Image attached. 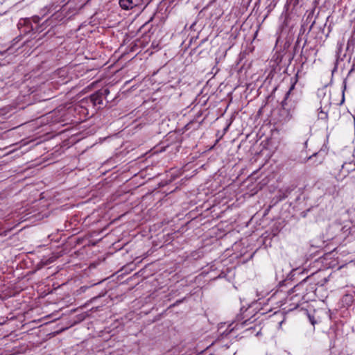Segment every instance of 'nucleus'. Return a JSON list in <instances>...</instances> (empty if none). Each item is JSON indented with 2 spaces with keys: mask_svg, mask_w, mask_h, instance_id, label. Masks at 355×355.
<instances>
[{
  "mask_svg": "<svg viewBox=\"0 0 355 355\" xmlns=\"http://www.w3.org/2000/svg\"><path fill=\"white\" fill-rule=\"evenodd\" d=\"M309 320H310V321H311V324H312L313 325H314V324L315 323V320H314L313 318H311V316H309Z\"/></svg>",
  "mask_w": 355,
  "mask_h": 355,
  "instance_id": "nucleus-9",
  "label": "nucleus"
},
{
  "mask_svg": "<svg viewBox=\"0 0 355 355\" xmlns=\"http://www.w3.org/2000/svg\"><path fill=\"white\" fill-rule=\"evenodd\" d=\"M344 43H345L344 40H341L338 41V42H337V49H338V53H340L342 51Z\"/></svg>",
  "mask_w": 355,
  "mask_h": 355,
  "instance_id": "nucleus-6",
  "label": "nucleus"
},
{
  "mask_svg": "<svg viewBox=\"0 0 355 355\" xmlns=\"http://www.w3.org/2000/svg\"><path fill=\"white\" fill-rule=\"evenodd\" d=\"M327 113L321 110L318 114V118L322 120H326L327 119Z\"/></svg>",
  "mask_w": 355,
  "mask_h": 355,
  "instance_id": "nucleus-7",
  "label": "nucleus"
},
{
  "mask_svg": "<svg viewBox=\"0 0 355 355\" xmlns=\"http://www.w3.org/2000/svg\"><path fill=\"white\" fill-rule=\"evenodd\" d=\"M294 87H295V85H293L291 87V88L289 89V90L288 91V92L286 93V96H285V98H284V101H282V106H283V107L285 105V104H286V101L287 98L288 97V96L290 95V94H291V91L293 89Z\"/></svg>",
  "mask_w": 355,
  "mask_h": 355,
  "instance_id": "nucleus-8",
  "label": "nucleus"
},
{
  "mask_svg": "<svg viewBox=\"0 0 355 355\" xmlns=\"http://www.w3.org/2000/svg\"><path fill=\"white\" fill-rule=\"evenodd\" d=\"M91 100L94 105H101L103 104V98L101 95L98 93H96L91 96Z\"/></svg>",
  "mask_w": 355,
  "mask_h": 355,
  "instance_id": "nucleus-4",
  "label": "nucleus"
},
{
  "mask_svg": "<svg viewBox=\"0 0 355 355\" xmlns=\"http://www.w3.org/2000/svg\"><path fill=\"white\" fill-rule=\"evenodd\" d=\"M337 193V188L336 186H332L326 189L325 195L327 198H335V194Z\"/></svg>",
  "mask_w": 355,
  "mask_h": 355,
  "instance_id": "nucleus-5",
  "label": "nucleus"
},
{
  "mask_svg": "<svg viewBox=\"0 0 355 355\" xmlns=\"http://www.w3.org/2000/svg\"><path fill=\"white\" fill-rule=\"evenodd\" d=\"M305 279L307 281V279H309V277H306V279Z\"/></svg>",
  "mask_w": 355,
  "mask_h": 355,
  "instance_id": "nucleus-14",
  "label": "nucleus"
},
{
  "mask_svg": "<svg viewBox=\"0 0 355 355\" xmlns=\"http://www.w3.org/2000/svg\"><path fill=\"white\" fill-rule=\"evenodd\" d=\"M327 282V279L324 278L323 280V282L320 284L321 286H322L324 283Z\"/></svg>",
  "mask_w": 355,
  "mask_h": 355,
  "instance_id": "nucleus-11",
  "label": "nucleus"
},
{
  "mask_svg": "<svg viewBox=\"0 0 355 355\" xmlns=\"http://www.w3.org/2000/svg\"><path fill=\"white\" fill-rule=\"evenodd\" d=\"M103 93L107 95L109 94V90L106 89L103 91Z\"/></svg>",
  "mask_w": 355,
  "mask_h": 355,
  "instance_id": "nucleus-10",
  "label": "nucleus"
},
{
  "mask_svg": "<svg viewBox=\"0 0 355 355\" xmlns=\"http://www.w3.org/2000/svg\"><path fill=\"white\" fill-rule=\"evenodd\" d=\"M307 294L306 280L304 279L298 284L295 285L290 291L288 296L289 301H293L294 306H297L304 301Z\"/></svg>",
  "mask_w": 355,
  "mask_h": 355,
  "instance_id": "nucleus-1",
  "label": "nucleus"
},
{
  "mask_svg": "<svg viewBox=\"0 0 355 355\" xmlns=\"http://www.w3.org/2000/svg\"><path fill=\"white\" fill-rule=\"evenodd\" d=\"M119 3L122 9L131 10L140 6L142 3V0H119Z\"/></svg>",
  "mask_w": 355,
  "mask_h": 355,
  "instance_id": "nucleus-2",
  "label": "nucleus"
},
{
  "mask_svg": "<svg viewBox=\"0 0 355 355\" xmlns=\"http://www.w3.org/2000/svg\"><path fill=\"white\" fill-rule=\"evenodd\" d=\"M38 19H39L37 17H35L33 20L35 23H37Z\"/></svg>",
  "mask_w": 355,
  "mask_h": 355,
  "instance_id": "nucleus-12",
  "label": "nucleus"
},
{
  "mask_svg": "<svg viewBox=\"0 0 355 355\" xmlns=\"http://www.w3.org/2000/svg\"><path fill=\"white\" fill-rule=\"evenodd\" d=\"M32 29H35V30H36V31H39V29H38V28H37L36 27H33H33H32Z\"/></svg>",
  "mask_w": 355,
  "mask_h": 355,
  "instance_id": "nucleus-13",
  "label": "nucleus"
},
{
  "mask_svg": "<svg viewBox=\"0 0 355 355\" xmlns=\"http://www.w3.org/2000/svg\"><path fill=\"white\" fill-rule=\"evenodd\" d=\"M354 171H355V162H345L341 166L340 173L343 177H346L350 172Z\"/></svg>",
  "mask_w": 355,
  "mask_h": 355,
  "instance_id": "nucleus-3",
  "label": "nucleus"
}]
</instances>
